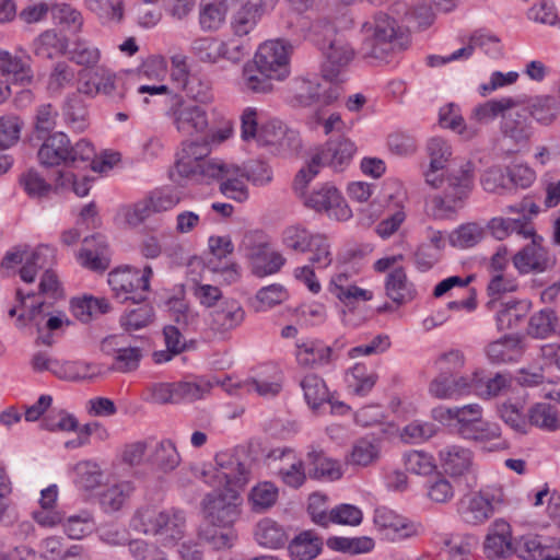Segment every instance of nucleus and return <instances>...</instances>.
<instances>
[{"instance_id":"3","label":"nucleus","mask_w":560,"mask_h":560,"mask_svg":"<svg viewBox=\"0 0 560 560\" xmlns=\"http://www.w3.org/2000/svg\"><path fill=\"white\" fill-rule=\"evenodd\" d=\"M472 185V165L467 162L459 170L448 173L447 186L444 188L443 195L435 194L425 198L427 215L435 220L453 219L470 194Z\"/></svg>"},{"instance_id":"9","label":"nucleus","mask_w":560,"mask_h":560,"mask_svg":"<svg viewBox=\"0 0 560 560\" xmlns=\"http://www.w3.org/2000/svg\"><path fill=\"white\" fill-rule=\"evenodd\" d=\"M171 63L170 78L175 89L184 91L189 98L200 104L213 101L211 82L201 73L189 71L186 56L174 55Z\"/></svg>"},{"instance_id":"40","label":"nucleus","mask_w":560,"mask_h":560,"mask_svg":"<svg viewBox=\"0 0 560 560\" xmlns=\"http://www.w3.org/2000/svg\"><path fill=\"white\" fill-rule=\"evenodd\" d=\"M208 245L212 256L208 264L213 266L212 269L214 271L222 270L224 273H226V279H229V281H235L238 277L236 270L237 266L235 264L226 262L224 266L219 267L214 261H221L233 253L234 245L230 236H210L208 240Z\"/></svg>"},{"instance_id":"36","label":"nucleus","mask_w":560,"mask_h":560,"mask_svg":"<svg viewBox=\"0 0 560 560\" xmlns=\"http://www.w3.org/2000/svg\"><path fill=\"white\" fill-rule=\"evenodd\" d=\"M526 112L537 124L550 126L560 116V97L553 95L536 96L529 101Z\"/></svg>"},{"instance_id":"41","label":"nucleus","mask_w":560,"mask_h":560,"mask_svg":"<svg viewBox=\"0 0 560 560\" xmlns=\"http://www.w3.org/2000/svg\"><path fill=\"white\" fill-rule=\"evenodd\" d=\"M46 306L45 302H38L34 304L27 314H20L16 319V324L19 326H24L26 322L34 323L37 327V330L40 331L43 327L46 329L54 331L62 327V325L69 326L71 320L68 318L65 312L58 311L55 314L50 315L49 318L43 324V313L44 307Z\"/></svg>"},{"instance_id":"13","label":"nucleus","mask_w":560,"mask_h":560,"mask_svg":"<svg viewBox=\"0 0 560 560\" xmlns=\"http://www.w3.org/2000/svg\"><path fill=\"white\" fill-rule=\"evenodd\" d=\"M291 52V44L281 39L267 40L258 47L254 60L262 73L282 81L290 74Z\"/></svg>"},{"instance_id":"61","label":"nucleus","mask_w":560,"mask_h":560,"mask_svg":"<svg viewBox=\"0 0 560 560\" xmlns=\"http://www.w3.org/2000/svg\"><path fill=\"white\" fill-rule=\"evenodd\" d=\"M380 454V446L375 439L362 438L358 440L348 458L351 465L368 466L372 464Z\"/></svg>"},{"instance_id":"12","label":"nucleus","mask_w":560,"mask_h":560,"mask_svg":"<svg viewBox=\"0 0 560 560\" xmlns=\"http://www.w3.org/2000/svg\"><path fill=\"white\" fill-rule=\"evenodd\" d=\"M501 502V490L487 488L463 497L458 502L457 512L465 523L479 525L493 515L495 506Z\"/></svg>"},{"instance_id":"22","label":"nucleus","mask_w":560,"mask_h":560,"mask_svg":"<svg viewBox=\"0 0 560 560\" xmlns=\"http://www.w3.org/2000/svg\"><path fill=\"white\" fill-rule=\"evenodd\" d=\"M103 350L114 354L113 370L120 373L136 371L143 357L142 349L126 343L125 337L110 336L103 340Z\"/></svg>"},{"instance_id":"33","label":"nucleus","mask_w":560,"mask_h":560,"mask_svg":"<svg viewBox=\"0 0 560 560\" xmlns=\"http://www.w3.org/2000/svg\"><path fill=\"white\" fill-rule=\"evenodd\" d=\"M69 39L56 30H47L33 42V52L42 59H55L67 55Z\"/></svg>"},{"instance_id":"26","label":"nucleus","mask_w":560,"mask_h":560,"mask_svg":"<svg viewBox=\"0 0 560 560\" xmlns=\"http://www.w3.org/2000/svg\"><path fill=\"white\" fill-rule=\"evenodd\" d=\"M463 439L474 441L483 445L489 452L504 451L510 447L506 439L502 438V431L498 423L479 419L472 427H468Z\"/></svg>"},{"instance_id":"60","label":"nucleus","mask_w":560,"mask_h":560,"mask_svg":"<svg viewBox=\"0 0 560 560\" xmlns=\"http://www.w3.org/2000/svg\"><path fill=\"white\" fill-rule=\"evenodd\" d=\"M151 459L152 463L164 472L174 470L180 463V456L171 440H162L159 442Z\"/></svg>"},{"instance_id":"19","label":"nucleus","mask_w":560,"mask_h":560,"mask_svg":"<svg viewBox=\"0 0 560 560\" xmlns=\"http://www.w3.org/2000/svg\"><path fill=\"white\" fill-rule=\"evenodd\" d=\"M305 206L317 212H325L339 221L348 220L351 210L340 191L331 184H323L315 188L305 199Z\"/></svg>"},{"instance_id":"10","label":"nucleus","mask_w":560,"mask_h":560,"mask_svg":"<svg viewBox=\"0 0 560 560\" xmlns=\"http://www.w3.org/2000/svg\"><path fill=\"white\" fill-rule=\"evenodd\" d=\"M240 502L236 489H214L201 502L205 518L215 527L231 529L240 516Z\"/></svg>"},{"instance_id":"64","label":"nucleus","mask_w":560,"mask_h":560,"mask_svg":"<svg viewBox=\"0 0 560 560\" xmlns=\"http://www.w3.org/2000/svg\"><path fill=\"white\" fill-rule=\"evenodd\" d=\"M448 548V560H471V550L477 539L471 535H452L444 540Z\"/></svg>"},{"instance_id":"44","label":"nucleus","mask_w":560,"mask_h":560,"mask_svg":"<svg viewBox=\"0 0 560 560\" xmlns=\"http://www.w3.org/2000/svg\"><path fill=\"white\" fill-rule=\"evenodd\" d=\"M514 542L511 541L509 525L497 522L495 530L489 533L485 540V552L489 558H501L513 553Z\"/></svg>"},{"instance_id":"48","label":"nucleus","mask_w":560,"mask_h":560,"mask_svg":"<svg viewBox=\"0 0 560 560\" xmlns=\"http://www.w3.org/2000/svg\"><path fill=\"white\" fill-rule=\"evenodd\" d=\"M255 538L260 546L271 549L281 548L288 541L283 527L271 518H264L257 524Z\"/></svg>"},{"instance_id":"37","label":"nucleus","mask_w":560,"mask_h":560,"mask_svg":"<svg viewBox=\"0 0 560 560\" xmlns=\"http://www.w3.org/2000/svg\"><path fill=\"white\" fill-rule=\"evenodd\" d=\"M55 259V249L48 245H39L32 252L26 250L25 264L20 269V277L24 282H34L37 271L49 269Z\"/></svg>"},{"instance_id":"50","label":"nucleus","mask_w":560,"mask_h":560,"mask_svg":"<svg viewBox=\"0 0 560 560\" xmlns=\"http://www.w3.org/2000/svg\"><path fill=\"white\" fill-rule=\"evenodd\" d=\"M377 375L364 364H354L346 375L348 388L358 396L368 395L374 387Z\"/></svg>"},{"instance_id":"7","label":"nucleus","mask_w":560,"mask_h":560,"mask_svg":"<svg viewBox=\"0 0 560 560\" xmlns=\"http://www.w3.org/2000/svg\"><path fill=\"white\" fill-rule=\"evenodd\" d=\"M209 154L210 147L206 141L183 142L171 177L173 180L185 178L197 183L208 182V168L221 162L220 159L208 158Z\"/></svg>"},{"instance_id":"5","label":"nucleus","mask_w":560,"mask_h":560,"mask_svg":"<svg viewBox=\"0 0 560 560\" xmlns=\"http://www.w3.org/2000/svg\"><path fill=\"white\" fill-rule=\"evenodd\" d=\"M361 30L363 34L361 52L365 58L385 61L396 48L400 47L397 22L384 12L375 13L363 23Z\"/></svg>"},{"instance_id":"42","label":"nucleus","mask_w":560,"mask_h":560,"mask_svg":"<svg viewBox=\"0 0 560 560\" xmlns=\"http://www.w3.org/2000/svg\"><path fill=\"white\" fill-rule=\"evenodd\" d=\"M530 302L526 300L502 303L497 311L495 322L499 330L516 328L526 317Z\"/></svg>"},{"instance_id":"45","label":"nucleus","mask_w":560,"mask_h":560,"mask_svg":"<svg viewBox=\"0 0 560 560\" xmlns=\"http://www.w3.org/2000/svg\"><path fill=\"white\" fill-rule=\"evenodd\" d=\"M62 118L73 131H84L89 126L86 105L79 95H70L62 105Z\"/></svg>"},{"instance_id":"23","label":"nucleus","mask_w":560,"mask_h":560,"mask_svg":"<svg viewBox=\"0 0 560 560\" xmlns=\"http://www.w3.org/2000/svg\"><path fill=\"white\" fill-rule=\"evenodd\" d=\"M222 386L230 393L235 394L236 392L232 390L231 380L222 383ZM233 387L240 389L242 392L252 393L255 392L259 396L262 397H272L276 396L280 389V377L275 368L266 366L258 371L254 376L241 382L233 384Z\"/></svg>"},{"instance_id":"25","label":"nucleus","mask_w":560,"mask_h":560,"mask_svg":"<svg viewBox=\"0 0 560 560\" xmlns=\"http://www.w3.org/2000/svg\"><path fill=\"white\" fill-rule=\"evenodd\" d=\"M112 253L106 237L101 234L85 237L79 253V262L93 271H105L110 265Z\"/></svg>"},{"instance_id":"28","label":"nucleus","mask_w":560,"mask_h":560,"mask_svg":"<svg viewBox=\"0 0 560 560\" xmlns=\"http://www.w3.org/2000/svg\"><path fill=\"white\" fill-rule=\"evenodd\" d=\"M500 129L505 139L520 147L526 145L534 133V127L525 109L503 115Z\"/></svg>"},{"instance_id":"4","label":"nucleus","mask_w":560,"mask_h":560,"mask_svg":"<svg viewBox=\"0 0 560 560\" xmlns=\"http://www.w3.org/2000/svg\"><path fill=\"white\" fill-rule=\"evenodd\" d=\"M42 139L44 141L37 151V159L44 167L60 165L79 167L95 155V149L91 142L81 139L72 145L69 137L62 131L54 132Z\"/></svg>"},{"instance_id":"20","label":"nucleus","mask_w":560,"mask_h":560,"mask_svg":"<svg viewBox=\"0 0 560 560\" xmlns=\"http://www.w3.org/2000/svg\"><path fill=\"white\" fill-rule=\"evenodd\" d=\"M182 196L183 192L174 187L156 188L133 206L131 215L142 222L153 213L172 210L180 202Z\"/></svg>"},{"instance_id":"1","label":"nucleus","mask_w":560,"mask_h":560,"mask_svg":"<svg viewBox=\"0 0 560 560\" xmlns=\"http://www.w3.org/2000/svg\"><path fill=\"white\" fill-rule=\"evenodd\" d=\"M357 147L345 137L330 138L324 145L315 149L305 167H302L294 178V190L304 194L307 184L319 173L323 166H329L335 172L345 171L351 163Z\"/></svg>"},{"instance_id":"62","label":"nucleus","mask_w":560,"mask_h":560,"mask_svg":"<svg viewBox=\"0 0 560 560\" xmlns=\"http://www.w3.org/2000/svg\"><path fill=\"white\" fill-rule=\"evenodd\" d=\"M279 490L270 481L255 486L249 493V501L255 512H264L271 508L278 499Z\"/></svg>"},{"instance_id":"11","label":"nucleus","mask_w":560,"mask_h":560,"mask_svg":"<svg viewBox=\"0 0 560 560\" xmlns=\"http://www.w3.org/2000/svg\"><path fill=\"white\" fill-rule=\"evenodd\" d=\"M265 460L272 474L291 489H300L307 480L304 460L289 446L270 450Z\"/></svg>"},{"instance_id":"54","label":"nucleus","mask_w":560,"mask_h":560,"mask_svg":"<svg viewBox=\"0 0 560 560\" xmlns=\"http://www.w3.org/2000/svg\"><path fill=\"white\" fill-rule=\"evenodd\" d=\"M322 550V541L311 532L299 534L289 545L292 560H312Z\"/></svg>"},{"instance_id":"18","label":"nucleus","mask_w":560,"mask_h":560,"mask_svg":"<svg viewBox=\"0 0 560 560\" xmlns=\"http://www.w3.org/2000/svg\"><path fill=\"white\" fill-rule=\"evenodd\" d=\"M208 182L219 180L220 191L230 199L243 202L248 199V189L245 184L246 177L242 167L221 160L219 164H214L208 168Z\"/></svg>"},{"instance_id":"17","label":"nucleus","mask_w":560,"mask_h":560,"mask_svg":"<svg viewBox=\"0 0 560 560\" xmlns=\"http://www.w3.org/2000/svg\"><path fill=\"white\" fill-rule=\"evenodd\" d=\"M323 83L318 78H299L294 82V97L304 107H322L330 105L339 96L337 86L329 81Z\"/></svg>"},{"instance_id":"39","label":"nucleus","mask_w":560,"mask_h":560,"mask_svg":"<svg viewBox=\"0 0 560 560\" xmlns=\"http://www.w3.org/2000/svg\"><path fill=\"white\" fill-rule=\"evenodd\" d=\"M70 310L72 315L83 324L104 315L110 311L108 300L104 298L83 296L73 298L70 301Z\"/></svg>"},{"instance_id":"14","label":"nucleus","mask_w":560,"mask_h":560,"mask_svg":"<svg viewBox=\"0 0 560 560\" xmlns=\"http://www.w3.org/2000/svg\"><path fill=\"white\" fill-rule=\"evenodd\" d=\"M323 63L322 77L326 81L342 82L345 73L354 59L355 51L351 44L342 36H335L326 47H322Z\"/></svg>"},{"instance_id":"30","label":"nucleus","mask_w":560,"mask_h":560,"mask_svg":"<svg viewBox=\"0 0 560 560\" xmlns=\"http://www.w3.org/2000/svg\"><path fill=\"white\" fill-rule=\"evenodd\" d=\"M306 462L311 479L334 481L342 476L340 463L328 457L323 450L312 446L306 454Z\"/></svg>"},{"instance_id":"2","label":"nucleus","mask_w":560,"mask_h":560,"mask_svg":"<svg viewBox=\"0 0 560 560\" xmlns=\"http://www.w3.org/2000/svg\"><path fill=\"white\" fill-rule=\"evenodd\" d=\"M136 532L159 538L165 547L174 546L184 537L186 517L183 511L176 509L159 511L152 506L139 509L130 521Z\"/></svg>"},{"instance_id":"46","label":"nucleus","mask_w":560,"mask_h":560,"mask_svg":"<svg viewBox=\"0 0 560 560\" xmlns=\"http://www.w3.org/2000/svg\"><path fill=\"white\" fill-rule=\"evenodd\" d=\"M67 55L70 61L85 68L95 67L101 59L100 49L92 42L81 37L69 43Z\"/></svg>"},{"instance_id":"58","label":"nucleus","mask_w":560,"mask_h":560,"mask_svg":"<svg viewBox=\"0 0 560 560\" xmlns=\"http://www.w3.org/2000/svg\"><path fill=\"white\" fill-rule=\"evenodd\" d=\"M243 80L247 90L255 93H266L272 90V80H275V78L268 75V73H262L261 69H259L255 60H253L252 62L245 63L243 68Z\"/></svg>"},{"instance_id":"49","label":"nucleus","mask_w":560,"mask_h":560,"mask_svg":"<svg viewBox=\"0 0 560 560\" xmlns=\"http://www.w3.org/2000/svg\"><path fill=\"white\" fill-rule=\"evenodd\" d=\"M529 430L532 427L552 432L559 428L560 419L558 410L546 402L534 404L527 412Z\"/></svg>"},{"instance_id":"32","label":"nucleus","mask_w":560,"mask_h":560,"mask_svg":"<svg viewBox=\"0 0 560 560\" xmlns=\"http://www.w3.org/2000/svg\"><path fill=\"white\" fill-rule=\"evenodd\" d=\"M317 234V232L310 230L305 224L294 222L281 230L280 242L287 250L305 254L308 249H312V242Z\"/></svg>"},{"instance_id":"16","label":"nucleus","mask_w":560,"mask_h":560,"mask_svg":"<svg viewBox=\"0 0 560 560\" xmlns=\"http://www.w3.org/2000/svg\"><path fill=\"white\" fill-rule=\"evenodd\" d=\"M530 243L524 246L513 256V265L520 273H541L551 269L556 264L555 256L546 248L542 243V237L537 236L535 232L532 236Z\"/></svg>"},{"instance_id":"38","label":"nucleus","mask_w":560,"mask_h":560,"mask_svg":"<svg viewBox=\"0 0 560 560\" xmlns=\"http://www.w3.org/2000/svg\"><path fill=\"white\" fill-rule=\"evenodd\" d=\"M560 334V322L557 313L545 307L534 313L528 320L527 335L536 339H545Z\"/></svg>"},{"instance_id":"55","label":"nucleus","mask_w":560,"mask_h":560,"mask_svg":"<svg viewBox=\"0 0 560 560\" xmlns=\"http://www.w3.org/2000/svg\"><path fill=\"white\" fill-rule=\"evenodd\" d=\"M300 386L304 393V398L307 405L312 409L318 408L320 405L328 400L329 390L327 388L326 382L317 374L305 375L301 380Z\"/></svg>"},{"instance_id":"52","label":"nucleus","mask_w":560,"mask_h":560,"mask_svg":"<svg viewBox=\"0 0 560 560\" xmlns=\"http://www.w3.org/2000/svg\"><path fill=\"white\" fill-rule=\"evenodd\" d=\"M0 74H12L15 80L31 82L33 71L30 66V57L22 58L7 50H0Z\"/></svg>"},{"instance_id":"29","label":"nucleus","mask_w":560,"mask_h":560,"mask_svg":"<svg viewBox=\"0 0 560 560\" xmlns=\"http://www.w3.org/2000/svg\"><path fill=\"white\" fill-rule=\"evenodd\" d=\"M278 0H247L234 13L232 28L237 36L247 35L257 24L261 12L272 8Z\"/></svg>"},{"instance_id":"21","label":"nucleus","mask_w":560,"mask_h":560,"mask_svg":"<svg viewBox=\"0 0 560 560\" xmlns=\"http://www.w3.org/2000/svg\"><path fill=\"white\" fill-rule=\"evenodd\" d=\"M374 524L390 541H401L419 534V526L385 506L374 511Z\"/></svg>"},{"instance_id":"57","label":"nucleus","mask_w":560,"mask_h":560,"mask_svg":"<svg viewBox=\"0 0 560 560\" xmlns=\"http://www.w3.org/2000/svg\"><path fill=\"white\" fill-rule=\"evenodd\" d=\"M328 548L349 555H361L373 550L374 540L368 536L361 537H329L326 541Z\"/></svg>"},{"instance_id":"6","label":"nucleus","mask_w":560,"mask_h":560,"mask_svg":"<svg viewBox=\"0 0 560 560\" xmlns=\"http://www.w3.org/2000/svg\"><path fill=\"white\" fill-rule=\"evenodd\" d=\"M183 472H194L197 477L213 489L233 488L238 491L249 481V470L240 462L238 457L220 452L214 457V465L203 466L202 469H189Z\"/></svg>"},{"instance_id":"47","label":"nucleus","mask_w":560,"mask_h":560,"mask_svg":"<svg viewBox=\"0 0 560 560\" xmlns=\"http://www.w3.org/2000/svg\"><path fill=\"white\" fill-rule=\"evenodd\" d=\"M500 419L516 434L529 433L528 416L524 413V407L517 402L506 400L498 406Z\"/></svg>"},{"instance_id":"27","label":"nucleus","mask_w":560,"mask_h":560,"mask_svg":"<svg viewBox=\"0 0 560 560\" xmlns=\"http://www.w3.org/2000/svg\"><path fill=\"white\" fill-rule=\"evenodd\" d=\"M209 326L217 332H228L238 327L245 318V311L238 301H221L209 314Z\"/></svg>"},{"instance_id":"15","label":"nucleus","mask_w":560,"mask_h":560,"mask_svg":"<svg viewBox=\"0 0 560 560\" xmlns=\"http://www.w3.org/2000/svg\"><path fill=\"white\" fill-rule=\"evenodd\" d=\"M166 116L177 131L184 135L199 133L208 127L207 112L199 105L187 103L178 94L172 96Z\"/></svg>"},{"instance_id":"43","label":"nucleus","mask_w":560,"mask_h":560,"mask_svg":"<svg viewBox=\"0 0 560 560\" xmlns=\"http://www.w3.org/2000/svg\"><path fill=\"white\" fill-rule=\"evenodd\" d=\"M521 354V339L513 335H506L491 342L487 348V355L493 363L515 362Z\"/></svg>"},{"instance_id":"24","label":"nucleus","mask_w":560,"mask_h":560,"mask_svg":"<svg viewBox=\"0 0 560 560\" xmlns=\"http://www.w3.org/2000/svg\"><path fill=\"white\" fill-rule=\"evenodd\" d=\"M295 357L303 368L322 369L335 363L338 351L322 340L311 339L296 345Z\"/></svg>"},{"instance_id":"51","label":"nucleus","mask_w":560,"mask_h":560,"mask_svg":"<svg viewBox=\"0 0 560 560\" xmlns=\"http://www.w3.org/2000/svg\"><path fill=\"white\" fill-rule=\"evenodd\" d=\"M517 104L518 102L512 97L489 100L474 108L471 118L477 122L488 124L494 120L499 115L502 117Z\"/></svg>"},{"instance_id":"59","label":"nucleus","mask_w":560,"mask_h":560,"mask_svg":"<svg viewBox=\"0 0 560 560\" xmlns=\"http://www.w3.org/2000/svg\"><path fill=\"white\" fill-rule=\"evenodd\" d=\"M54 22L71 33H78L83 26V16L79 10L68 3H57L50 9Z\"/></svg>"},{"instance_id":"35","label":"nucleus","mask_w":560,"mask_h":560,"mask_svg":"<svg viewBox=\"0 0 560 560\" xmlns=\"http://www.w3.org/2000/svg\"><path fill=\"white\" fill-rule=\"evenodd\" d=\"M487 228L489 229L491 235L499 241L504 240L512 233H515L524 238H528L534 233V226L525 214L518 219L502 217L492 218L488 222Z\"/></svg>"},{"instance_id":"56","label":"nucleus","mask_w":560,"mask_h":560,"mask_svg":"<svg viewBox=\"0 0 560 560\" xmlns=\"http://www.w3.org/2000/svg\"><path fill=\"white\" fill-rule=\"evenodd\" d=\"M226 5L224 0H201L199 23L205 31L218 30L225 20Z\"/></svg>"},{"instance_id":"53","label":"nucleus","mask_w":560,"mask_h":560,"mask_svg":"<svg viewBox=\"0 0 560 560\" xmlns=\"http://www.w3.org/2000/svg\"><path fill=\"white\" fill-rule=\"evenodd\" d=\"M483 237V226L477 222H468L456 228L448 235V242L453 247L467 249L476 246Z\"/></svg>"},{"instance_id":"63","label":"nucleus","mask_w":560,"mask_h":560,"mask_svg":"<svg viewBox=\"0 0 560 560\" xmlns=\"http://www.w3.org/2000/svg\"><path fill=\"white\" fill-rule=\"evenodd\" d=\"M74 78V69L66 61H58L48 75L47 90L60 94L62 90L72 85Z\"/></svg>"},{"instance_id":"34","label":"nucleus","mask_w":560,"mask_h":560,"mask_svg":"<svg viewBox=\"0 0 560 560\" xmlns=\"http://www.w3.org/2000/svg\"><path fill=\"white\" fill-rule=\"evenodd\" d=\"M440 463L444 471L452 476H463L472 464L470 450L460 445H447L439 453Z\"/></svg>"},{"instance_id":"31","label":"nucleus","mask_w":560,"mask_h":560,"mask_svg":"<svg viewBox=\"0 0 560 560\" xmlns=\"http://www.w3.org/2000/svg\"><path fill=\"white\" fill-rule=\"evenodd\" d=\"M385 293L397 305L411 302L417 294L402 267L394 268L385 278Z\"/></svg>"},{"instance_id":"8","label":"nucleus","mask_w":560,"mask_h":560,"mask_svg":"<svg viewBox=\"0 0 560 560\" xmlns=\"http://www.w3.org/2000/svg\"><path fill=\"white\" fill-rule=\"evenodd\" d=\"M152 275L150 266H145L143 270L125 266L108 273V284L114 296L121 303L131 301L140 304L147 300Z\"/></svg>"}]
</instances>
